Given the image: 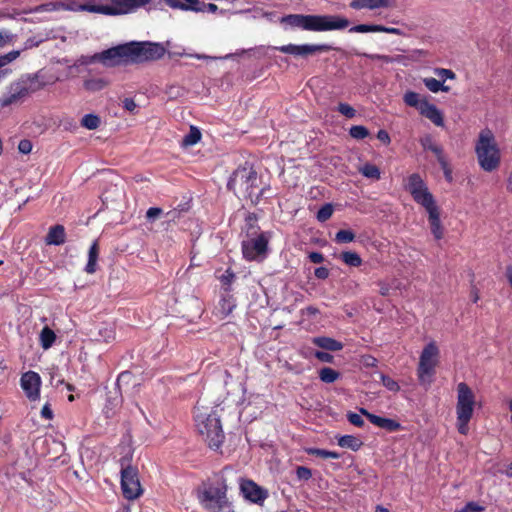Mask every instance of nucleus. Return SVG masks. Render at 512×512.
Masks as SVG:
<instances>
[{"instance_id": "obj_14", "label": "nucleus", "mask_w": 512, "mask_h": 512, "mask_svg": "<svg viewBox=\"0 0 512 512\" xmlns=\"http://www.w3.org/2000/svg\"><path fill=\"white\" fill-rule=\"evenodd\" d=\"M121 488L126 499L134 500L141 496L143 490L136 467L128 465L121 469Z\"/></svg>"}, {"instance_id": "obj_54", "label": "nucleus", "mask_w": 512, "mask_h": 512, "mask_svg": "<svg viewBox=\"0 0 512 512\" xmlns=\"http://www.w3.org/2000/svg\"><path fill=\"white\" fill-rule=\"evenodd\" d=\"M315 356L317 359H319L322 362H331L333 359V356L327 352L317 351L315 353Z\"/></svg>"}, {"instance_id": "obj_25", "label": "nucleus", "mask_w": 512, "mask_h": 512, "mask_svg": "<svg viewBox=\"0 0 512 512\" xmlns=\"http://www.w3.org/2000/svg\"><path fill=\"white\" fill-rule=\"evenodd\" d=\"M166 3L172 8H180L183 10L203 11L205 3L199 0H166Z\"/></svg>"}, {"instance_id": "obj_42", "label": "nucleus", "mask_w": 512, "mask_h": 512, "mask_svg": "<svg viewBox=\"0 0 512 512\" xmlns=\"http://www.w3.org/2000/svg\"><path fill=\"white\" fill-rule=\"evenodd\" d=\"M333 214V207L331 204H325L317 213V219L320 222L327 221Z\"/></svg>"}, {"instance_id": "obj_45", "label": "nucleus", "mask_w": 512, "mask_h": 512, "mask_svg": "<svg viewBox=\"0 0 512 512\" xmlns=\"http://www.w3.org/2000/svg\"><path fill=\"white\" fill-rule=\"evenodd\" d=\"M347 418H348L349 422L356 427H362L364 425V420L362 419L361 413L357 414V413L350 412L347 414Z\"/></svg>"}, {"instance_id": "obj_51", "label": "nucleus", "mask_w": 512, "mask_h": 512, "mask_svg": "<svg viewBox=\"0 0 512 512\" xmlns=\"http://www.w3.org/2000/svg\"><path fill=\"white\" fill-rule=\"evenodd\" d=\"M361 363L365 367H375L377 365V359L371 355H364L361 357Z\"/></svg>"}, {"instance_id": "obj_30", "label": "nucleus", "mask_w": 512, "mask_h": 512, "mask_svg": "<svg viewBox=\"0 0 512 512\" xmlns=\"http://www.w3.org/2000/svg\"><path fill=\"white\" fill-rule=\"evenodd\" d=\"M378 286H379V293L382 296H388L391 294V292L393 290L400 289L401 282L396 278H392L388 281H379Z\"/></svg>"}, {"instance_id": "obj_37", "label": "nucleus", "mask_w": 512, "mask_h": 512, "mask_svg": "<svg viewBox=\"0 0 512 512\" xmlns=\"http://www.w3.org/2000/svg\"><path fill=\"white\" fill-rule=\"evenodd\" d=\"M20 55L19 51H11L5 55L0 56V68L6 66L7 64L11 63L15 59H17ZM8 73V70H2L0 69V79L5 77Z\"/></svg>"}, {"instance_id": "obj_46", "label": "nucleus", "mask_w": 512, "mask_h": 512, "mask_svg": "<svg viewBox=\"0 0 512 512\" xmlns=\"http://www.w3.org/2000/svg\"><path fill=\"white\" fill-rule=\"evenodd\" d=\"M484 508L478 505L475 502H469L460 510H456L455 512H482Z\"/></svg>"}, {"instance_id": "obj_55", "label": "nucleus", "mask_w": 512, "mask_h": 512, "mask_svg": "<svg viewBox=\"0 0 512 512\" xmlns=\"http://www.w3.org/2000/svg\"><path fill=\"white\" fill-rule=\"evenodd\" d=\"M314 273L318 279H326L329 276V270L325 267L316 268Z\"/></svg>"}, {"instance_id": "obj_60", "label": "nucleus", "mask_w": 512, "mask_h": 512, "mask_svg": "<svg viewBox=\"0 0 512 512\" xmlns=\"http://www.w3.org/2000/svg\"><path fill=\"white\" fill-rule=\"evenodd\" d=\"M363 56L371 59V60H380L381 58V55L380 54H366V53H363L362 54Z\"/></svg>"}, {"instance_id": "obj_2", "label": "nucleus", "mask_w": 512, "mask_h": 512, "mask_svg": "<svg viewBox=\"0 0 512 512\" xmlns=\"http://www.w3.org/2000/svg\"><path fill=\"white\" fill-rule=\"evenodd\" d=\"M281 22L292 28L313 32L343 30L350 25V21L340 15L290 14L283 17Z\"/></svg>"}, {"instance_id": "obj_64", "label": "nucleus", "mask_w": 512, "mask_h": 512, "mask_svg": "<svg viewBox=\"0 0 512 512\" xmlns=\"http://www.w3.org/2000/svg\"><path fill=\"white\" fill-rule=\"evenodd\" d=\"M506 475L508 477H512V463H510L508 466H507V469L505 471Z\"/></svg>"}, {"instance_id": "obj_49", "label": "nucleus", "mask_w": 512, "mask_h": 512, "mask_svg": "<svg viewBox=\"0 0 512 512\" xmlns=\"http://www.w3.org/2000/svg\"><path fill=\"white\" fill-rule=\"evenodd\" d=\"M296 474L299 479L303 480H308L312 476L311 470L304 466H299L296 470Z\"/></svg>"}, {"instance_id": "obj_3", "label": "nucleus", "mask_w": 512, "mask_h": 512, "mask_svg": "<svg viewBox=\"0 0 512 512\" xmlns=\"http://www.w3.org/2000/svg\"><path fill=\"white\" fill-rule=\"evenodd\" d=\"M224 408L217 404L208 414H196V427L210 449L218 451L224 441L222 415Z\"/></svg>"}, {"instance_id": "obj_62", "label": "nucleus", "mask_w": 512, "mask_h": 512, "mask_svg": "<svg viewBox=\"0 0 512 512\" xmlns=\"http://www.w3.org/2000/svg\"><path fill=\"white\" fill-rule=\"evenodd\" d=\"M215 276L217 279H219L221 282H224V273L221 270H216Z\"/></svg>"}, {"instance_id": "obj_22", "label": "nucleus", "mask_w": 512, "mask_h": 512, "mask_svg": "<svg viewBox=\"0 0 512 512\" xmlns=\"http://www.w3.org/2000/svg\"><path fill=\"white\" fill-rule=\"evenodd\" d=\"M350 7L353 9H392L396 7V0H352Z\"/></svg>"}, {"instance_id": "obj_10", "label": "nucleus", "mask_w": 512, "mask_h": 512, "mask_svg": "<svg viewBox=\"0 0 512 512\" xmlns=\"http://www.w3.org/2000/svg\"><path fill=\"white\" fill-rule=\"evenodd\" d=\"M257 184V173L251 167H240L230 177L228 186L244 197H251Z\"/></svg>"}, {"instance_id": "obj_7", "label": "nucleus", "mask_w": 512, "mask_h": 512, "mask_svg": "<svg viewBox=\"0 0 512 512\" xmlns=\"http://www.w3.org/2000/svg\"><path fill=\"white\" fill-rule=\"evenodd\" d=\"M111 5L91 4L89 1L86 12L98 13L109 16L130 14L149 4L151 0H110Z\"/></svg>"}, {"instance_id": "obj_39", "label": "nucleus", "mask_w": 512, "mask_h": 512, "mask_svg": "<svg viewBox=\"0 0 512 512\" xmlns=\"http://www.w3.org/2000/svg\"><path fill=\"white\" fill-rule=\"evenodd\" d=\"M379 378L381 380L382 385L391 392H398L400 390L399 384L389 376L384 375L383 373H378Z\"/></svg>"}, {"instance_id": "obj_17", "label": "nucleus", "mask_w": 512, "mask_h": 512, "mask_svg": "<svg viewBox=\"0 0 512 512\" xmlns=\"http://www.w3.org/2000/svg\"><path fill=\"white\" fill-rule=\"evenodd\" d=\"M87 7V3L78 4L75 1H57V2H48L41 5H37L34 8H31L29 10L30 13H41V12H53V11H59V10H65V11H85V8Z\"/></svg>"}, {"instance_id": "obj_31", "label": "nucleus", "mask_w": 512, "mask_h": 512, "mask_svg": "<svg viewBox=\"0 0 512 512\" xmlns=\"http://www.w3.org/2000/svg\"><path fill=\"white\" fill-rule=\"evenodd\" d=\"M55 340V332L48 326H45L40 332V343L42 348L49 349L54 344Z\"/></svg>"}, {"instance_id": "obj_26", "label": "nucleus", "mask_w": 512, "mask_h": 512, "mask_svg": "<svg viewBox=\"0 0 512 512\" xmlns=\"http://www.w3.org/2000/svg\"><path fill=\"white\" fill-rule=\"evenodd\" d=\"M99 256V245L97 241H94L89 248L88 261L85 266V271L88 274H93L97 269V260Z\"/></svg>"}, {"instance_id": "obj_35", "label": "nucleus", "mask_w": 512, "mask_h": 512, "mask_svg": "<svg viewBox=\"0 0 512 512\" xmlns=\"http://www.w3.org/2000/svg\"><path fill=\"white\" fill-rule=\"evenodd\" d=\"M423 82L426 88L433 93H437L439 91L448 92L450 90L449 86L444 85L442 82L432 77L424 78Z\"/></svg>"}, {"instance_id": "obj_34", "label": "nucleus", "mask_w": 512, "mask_h": 512, "mask_svg": "<svg viewBox=\"0 0 512 512\" xmlns=\"http://www.w3.org/2000/svg\"><path fill=\"white\" fill-rule=\"evenodd\" d=\"M100 124V117L93 113L86 114L81 119V126L88 130H95L100 126Z\"/></svg>"}, {"instance_id": "obj_8", "label": "nucleus", "mask_w": 512, "mask_h": 512, "mask_svg": "<svg viewBox=\"0 0 512 512\" xmlns=\"http://www.w3.org/2000/svg\"><path fill=\"white\" fill-rule=\"evenodd\" d=\"M403 100L406 105L416 108L422 116L429 119L436 126H444L443 113L436 105L430 103L426 97L416 92L408 91L404 94Z\"/></svg>"}, {"instance_id": "obj_57", "label": "nucleus", "mask_w": 512, "mask_h": 512, "mask_svg": "<svg viewBox=\"0 0 512 512\" xmlns=\"http://www.w3.org/2000/svg\"><path fill=\"white\" fill-rule=\"evenodd\" d=\"M402 59H403V57L400 55H397L395 57L381 55L380 61H382L384 63H393V62H400Z\"/></svg>"}, {"instance_id": "obj_18", "label": "nucleus", "mask_w": 512, "mask_h": 512, "mask_svg": "<svg viewBox=\"0 0 512 512\" xmlns=\"http://www.w3.org/2000/svg\"><path fill=\"white\" fill-rule=\"evenodd\" d=\"M21 387L31 401L39 399L41 378L38 373L28 371L21 376Z\"/></svg>"}, {"instance_id": "obj_47", "label": "nucleus", "mask_w": 512, "mask_h": 512, "mask_svg": "<svg viewBox=\"0 0 512 512\" xmlns=\"http://www.w3.org/2000/svg\"><path fill=\"white\" fill-rule=\"evenodd\" d=\"M32 143L28 139H23L18 144V150L22 154H29L32 151Z\"/></svg>"}, {"instance_id": "obj_4", "label": "nucleus", "mask_w": 512, "mask_h": 512, "mask_svg": "<svg viewBox=\"0 0 512 512\" xmlns=\"http://www.w3.org/2000/svg\"><path fill=\"white\" fill-rule=\"evenodd\" d=\"M475 154L478 164L485 172L498 169L501 163V151L494 134L489 130H482L475 144Z\"/></svg>"}, {"instance_id": "obj_15", "label": "nucleus", "mask_w": 512, "mask_h": 512, "mask_svg": "<svg viewBox=\"0 0 512 512\" xmlns=\"http://www.w3.org/2000/svg\"><path fill=\"white\" fill-rule=\"evenodd\" d=\"M277 49L286 54H291L294 56H301V57H308L317 52L330 51L333 49V47L328 44H302V45L288 44V45H283Z\"/></svg>"}, {"instance_id": "obj_48", "label": "nucleus", "mask_w": 512, "mask_h": 512, "mask_svg": "<svg viewBox=\"0 0 512 512\" xmlns=\"http://www.w3.org/2000/svg\"><path fill=\"white\" fill-rule=\"evenodd\" d=\"M163 213V210L159 207H150L146 212L147 220L153 222Z\"/></svg>"}, {"instance_id": "obj_63", "label": "nucleus", "mask_w": 512, "mask_h": 512, "mask_svg": "<svg viewBox=\"0 0 512 512\" xmlns=\"http://www.w3.org/2000/svg\"><path fill=\"white\" fill-rule=\"evenodd\" d=\"M507 190L509 192H512V173H511V175L509 176V179H508Z\"/></svg>"}, {"instance_id": "obj_59", "label": "nucleus", "mask_w": 512, "mask_h": 512, "mask_svg": "<svg viewBox=\"0 0 512 512\" xmlns=\"http://www.w3.org/2000/svg\"><path fill=\"white\" fill-rule=\"evenodd\" d=\"M180 215V212L177 210H171L166 213V216L169 217L171 221H174L176 218H178Z\"/></svg>"}, {"instance_id": "obj_16", "label": "nucleus", "mask_w": 512, "mask_h": 512, "mask_svg": "<svg viewBox=\"0 0 512 512\" xmlns=\"http://www.w3.org/2000/svg\"><path fill=\"white\" fill-rule=\"evenodd\" d=\"M240 491L251 503L262 505L268 497V491L252 480H241Z\"/></svg>"}, {"instance_id": "obj_23", "label": "nucleus", "mask_w": 512, "mask_h": 512, "mask_svg": "<svg viewBox=\"0 0 512 512\" xmlns=\"http://www.w3.org/2000/svg\"><path fill=\"white\" fill-rule=\"evenodd\" d=\"M420 144L423 147L424 150L431 151L437 158L439 164L441 165L442 169H446L447 166V160L445 158V155L443 153V149L441 146L436 144L432 138L431 135H425L420 139Z\"/></svg>"}, {"instance_id": "obj_9", "label": "nucleus", "mask_w": 512, "mask_h": 512, "mask_svg": "<svg viewBox=\"0 0 512 512\" xmlns=\"http://www.w3.org/2000/svg\"><path fill=\"white\" fill-rule=\"evenodd\" d=\"M439 348L435 342L428 343L422 350L417 369L418 379L422 384H430L438 364Z\"/></svg>"}, {"instance_id": "obj_11", "label": "nucleus", "mask_w": 512, "mask_h": 512, "mask_svg": "<svg viewBox=\"0 0 512 512\" xmlns=\"http://www.w3.org/2000/svg\"><path fill=\"white\" fill-rule=\"evenodd\" d=\"M405 189L411 194L413 200L423 208L436 203L433 194L418 173H413L407 177Z\"/></svg>"}, {"instance_id": "obj_19", "label": "nucleus", "mask_w": 512, "mask_h": 512, "mask_svg": "<svg viewBox=\"0 0 512 512\" xmlns=\"http://www.w3.org/2000/svg\"><path fill=\"white\" fill-rule=\"evenodd\" d=\"M424 209L428 214L431 233L435 239H442L444 235V229L440 220V208L438 207L437 203H434L428 207H425Z\"/></svg>"}, {"instance_id": "obj_32", "label": "nucleus", "mask_w": 512, "mask_h": 512, "mask_svg": "<svg viewBox=\"0 0 512 512\" xmlns=\"http://www.w3.org/2000/svg\"><path fill=\"white\" fill-rule=\"evenodd\" d=\"M200 140H201L200 130L195 126H191L189 133L183 137V139L181 141V145L183 147L193 146L196 143H198Z\"/></svg>"}, {"instance_id": "obj_29", "label": "nucleus", "mask_w": 512, "mask_h": 512, "mask_svg": "<svg viewBox=\"0 0 512 512\" xmlns=\"http://www.w3.org/2000/svg\"><path fill=\"white\" fill-rule=\"evenodd\" d=\"M314 344H316L318 347H321L326 350L330 351H339L343 348V345L329 337H317L313 340Z\"/></svg>"}, {"instance_id": "obj_44", "label": "nucleus", "mask_w": 512, "mask_h": 512, "mask_svg": "<svg viewBox=\"0 0 512 512\" xmlns=\"http://www.w3.org/2000/svg\"><path fill=\"white\" fill-rule=\"evenodd\" d=\"M338 111L347 118H353L356 115L355 109L347 103H340Z\"/></svg>"}, {"instance_id": "obj_52", "label": "nucleus", "mask_w": 512, "mask_h": 512, "mask_svg": "<svg viewBox=\"0 0 512 512\" xmlns=\"http://www.w3.org/2000/svg\"><path fill=\"white\" fill-rule=\"evenodd\" d=\"M306 452L310 455H315L321 458H327L328 450L319 449V448H307Z\"/></svg>"}, {"instance_id": "obj_36", "label": "nucleus", "mask_w": 512, "mask_h": 512, "mask_svg": "<svg viewBox=\"0 0 512 512\" xmlns=\"http://www.w3.org/2000/svg\"><path fill=\"white\" fill-rule=\"evenodd\" d=\"M342 261L351 267H359L362 264V259L358 253L353 251H345L341 254Z\"/></svg>"}, {"instance_id": "obj_27", "label": "nucleus", "mask_w": 512, "mask_h": 512, "mask_svg": "<svg viewBox=\"0 0 512 512\" xmlns=\"http://www.w3.org/2000/svg\"><path fill=\"white\" fill-rule=\"evenodd\" d=\"M337 443L340 447L351 449L352 451L359 450L363 445L362 441L353 435L340 436L337 439Z\"/></svg>"}, {"instance_id": "obj_40", "label": "nucleus", "mask_w": 512, "mask_h": 512, "mask_svg": "<svg viewBox=\"0 0 512 512\" xmlns=\"http://www.w3.org/2000/svg\"><path fill=\"white\" fill-rule=\"evenodd\" d=\"M349 134L352 138L360 140L366 138L369 135V131L362 125H355L350 128Z\"/></svg>"}, {"instance_id": "obj_5", "label": "nucleus", "mask_w": 512, "mask_h": 512, "mask_svg": "<svg viewBox=\"0 0 512 512\" xmlns=\"http://www.w3.org/2000/svg\"><path fill=\"white\" fill-rule=\"evenodd\" d=\"M197 497L207 510L220 512L224 506V473H214L197 489Z\"/></svg>"}, {"instance_id": "obj_1", "label": "nucleus", "mask_w": 512, "mask_h": 512, "mask_svg": "<svg viewBox=\"0 0 512 512\" xmlns=\"http://www.w3.org/2000/svg\"><path fill=\"white\" fill-rule=\"evenodd\" d=\"M165 48L159 43L129 42L95 53L85 63L99 62L105 67H116L128 63H142L164 56Z\"/></svg>"}, {"instance_id": "obj_33", "label": "nucleus", "mask_w": 512, "mask_h": 512, "mask_svg": "<svg viewBox=\"0 0 512 512\" xmlns=\"http://www.w3.org/2000/svg\"><path fill=\"white\" fill-rule=\"evenodd\" d=\"M359 172L366 178L379 180L381 177V172L379 168L373 164L366 163L359 168Z\"/></svg>"}, {"instance_id": "obj_53", "label": "nucleus", "mask_w": 512, "mask_h": 512, "mask_svg": "<svg viewBox=\"0 0 512 512\" xmlns=\"http://www.w3.org/2000/svg\"><path fill=\"white\" fill-rule=\"evenodd\" d=\"M41 416L46 420H51L53 418V411L48 403H46L41 409Z\"/></svg>"}, {"instance_id": "obj_12", "label": "nucleus", "mask_w": 512, "mask_h": 512, "mask_svg": "<svg viewBox=\"0 0 512 512\" xmlns=\"http://www.w3.org/2000/svg\"><path fill=\"white\" fill-rule=\"evenodd\" d=\"M41 88V85H36L33 80L30 81H17L10 84L8 92L1 98V106L7 107L21 102L30 93H33Z\"/></svg>"}, {"instance_id": "obj_56", "label": "nucleus", "mask_w": 512, "mask_h": 512, "mask_svg": "<svg viewBox=\"0 0 512 512\" xmlns=\"http://www.w3.org/2000/svg\"><path fill=\"white\" fill-rule=\"evenodd\" d=\"M309 259L313 263H322L324 261V256L319 252H311L309 254Z\"/></svg>"}, {"instance_id": "obj_28", "label": "nucleus", "mask_w": 512, "mask_h": 512, "mask_svg": "<svg viewBox=\"0 0 512 512\" xmlns=\"http://www.w3.org/2000/svg\"><path fill=\"white\" fill-rule=\"evenodd\" d=\"M257 221H258V218L255 214L249 213L245 217V224H244L243 229L245 231L246 237L260 235V232H259L260 228L257 225Z\"/></svg>"}, {"instance_id": "obj_58", "label": "nucleus", "mask_w": 512, "mask_h": 512, "mask_svg": "<svg viewBox=\"0 0 512 512\" xmlns=\"http://www.w3.org/2000/svg\"><path fill=\"white\" fill-rule=\"evenodd\" d=\"M377 138L384 144L390 143V136L385 130H379L377 133Z\"/></svg>"}, {"instance_id": "obj_20", "label": "nucleus", "mask_w": 512, "mask_h": 512, "mask_svg": "<svg viewBox=\"0 0 512 512\" xmlns=\"http://www.w3.org/2000/svg\"><path fill=\"white\" fill-rule=\"evenodd\" d=\"M350 32L355 33H369V32H383L388 34H394L399 36H408L409 33L404 29L395 28V27H386L383 25H374V24H359L353 26Z\"/></svg>"}, {"instance_id": "obj_50", "label": "nucleus", "mask_w": 512, "mask_h": 512, "mask_svg": "<svg viewBox=\"0 0 512 512\" xmlns=\"http://www.w3.org/2000/svg\"><path fill=\"white\" fill-rule=\"evenodd\" d=\"M123 108L131 113H134L137 109V104L132 98H125L122 101Z\"/></svg>"}, {"instance_id": "obj_24", "label": "nucleus", "mask_w": 512, "mask_h": 512, "mask_svg": "<svg viewBox=\"0 0 512 512\" xmlns=\"http://www.w3.org/2000/svg\"><path fill=\"white\" fill-rule=\"evenodd\" d=\"M66 241V232L63 225L56 224L49 228V231L45 237V243L47 245H62Z\"/></svg>"}, {"instance_id": "obj_13", "label": "nucleus", "mask_w": 512, "mask_h": 512, "mask_svg": "<svg viewBox=\"0 0 512 512\" xmlns=\"http://www.w3.org/2000/svg\"><path fill=\"white\" fill-rule=\"evenodd\" d=\"M269 236L261 232L260 235L246 237L242 241L243 255L247 260H262L267 253Z\"/></svg>"}, {"instance_id": "obj_41", "label": "nucleus", "mask_w": 512, "mask_h": 512, "mask_svg": "<svg viewBox=\"0 0 512 512\" xmlns=\"http://www.w3.org/2000/svg\"><path fill=\"white\" fill-rule=\"evenodd\" d=\"M355 239V234L351 230H339L335 235L338 243H350Z\"/></svg>"}, {"instance_id": "obj_21", "label": "nucleus", "mask_w": 512, "mask_h": 512, "mask_svg": "<svg viewBox=\"0 0 512 512\" xmlns=\"http://www.w3.org/2000/svg\"><path fill=\"white\" fill-rule=\"evenodd\" d=\"M362 415L366 416L367 419L374 424L375 426L387 430L389 432H394L402 429V426L396 420L390 418H384L377 415H374L367 411L364 408L360 409Z\"/></svg>"}, {"instance_id": "obj_43", "label": "nucleus", "mask_w": 512, "mask_h": 512, "mask_svg": "<svg viewBox=\"0 0 512 512\" xmlns=\"http://www.w3.org/2000/svg\"><path fill=\"white\" fill-rule=\"evenodd\" d=\"M434 73L443 81H445L446 79L454 80L456 78L455 73L452 70L446 68H436L434 70Z\"/></svg>"}, {"instance_id": "obj_61", "label": "nucleus", "mask_w": 512, "mask_h": 512, "mask_svg": "<svg viewBox=\"0 0 512 512\" xmlns=\"http://www.w3.org/2000/svg\"><path fill=\"white\" fill-rule=\"evenodd\" d=\"M327 458L339 459L340 458V454L337 453V452H334V451H328Z\"/></svg>"}, {"instance_id": "obj_38", "label": "nucleus", "mask_w": 512, "mask_h": 512, "mask_svg": "<svg viewBox=\"0 0 512 512\" xmlns=\"http://www.w3.org/2000/svg\"><path fill=\"white\" fill-rule=\"evenodd\" d=\"M319 378L325 383H333L339 378V373L329 367H324L319 372Z\"/></svg>"}, {"instance_id": "obj_6", "label": "nucleus", "mask_w": 512, "mask_h": 512, "mask_svg": "<svg viewBox=\"0 0 512 512\" xmlns=\"http://www.w3.org/2000/svg\"><path fill=\"white\" fill-rule=\"evenodd\" d=\"M476 404L475 394L464 382L457 385L456 427L460 434L466 435L469 431V422L474 413Z\"/></svg>"}]
</instances>
